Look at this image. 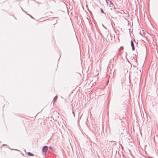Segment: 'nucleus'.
Segmentation results:
<instances>
[{
    "mask_svg": "<svg viewBox=\"0 0 158 158\" xmlns=\"http://www.w3.org/2000/svg\"><path fill=\"white\" fill-rule=\"evenodd\" d=\"M73 33L74 35V38L75 43V44H76V45H77V48L78 49V53H80V52H79V51L78 48V44L77 40V36H76L75 31L74 30L73 31Z\"/></svg>",
    "mask_w": 158,
    "mask_h": 158,
    "instance_id": "f257e3e1",
    "label": "nucleus"
},
{
    "mask_svg": "<svg viewBox=\"0 0 158 158\" xmlns=\"http://www.w3.org/2000/svg\"><path fill=\"white\" fill-rule=\"evenodd\" d=\"M48 150V147L47 146H45L42 148V151L43 152L46 153Z\"/></svg>",
    "mask_w": 158,
    "mask_h": 158,
    "instance_id": "f03ea898",
    "label": "nucleus"
},
{
    "mask_svg": "<svg viewBox=\"0 0 158 158\" xmlns=\"http://www.w3.org/2000/svg\"><path fill=\"white\" fill-rule=\"evenodd\" d=\"M131 45L132 47V50L133 51L135 50V47L134 46V44L133 43V42L131 40Z\"/></svg>",
    "mask_w": 158,
    "mask_h": 158,
    "instance_id": "7ed1b4c3",
    "label": "nucleus"
},
{
    "mask_svg": "<svg viewBox=\"0 0 158 158\" xmlns=\"http://www.w3.org/2000/svg\"><path fill=\"white\" fill-rule=\"evenodd\" d=\"M27 153V154L28 156H33L34 155L33 154L31 153L30 152H28Z\"/></svg>",
    "mask_w": 158,
    "mask_h": 158,
    "instance_id": "20e7f679",
    "label": "nucleus"
},
{
    "mask_svg": "<svg viewBox=\"0 0 158 158\" xmlns=\"http://www.w3.org/2000/svg\"><path fill=\"white\" fill-rule=\"evenodd\" d=\"M120 49L121 50L123 49V46L121 47L120 48Z\"/></svg>",
    "mask_w": 158,
    "mask_h": 158,
    "instance_id": "39448f33",
    "label": "nucleus"
},
{
    "mask_svg": "<svg viewBox=\"0 0 158 158\" xmlns=\"http://www.w3.org/2000/svg\"><path fill=\"white\" fill-rule=\"evenodd\" d=\"M57 96H56V97H55L54 98V100H56V99H57Z\"/></svg>",
    "mask_w": 158,
    "mask_h": 158,
    "instance_id": "423d86ee",
    "label": "nucleus"
},
{
    "mask_svg": "<svg viewBox=\"0 0 158 158\" xmlns=\"http://www.w3.org/2000/svg\"><path fill=\"white\" fill-rule=\"evenodd\" d=\"M101 11L102 13H104V11H103V10L102 9H101Z\"/></svg>",
    "mask_w": 158,
    "mask_h": 158,
    "instance_id": "0eeeda50",
    "label": "nucleus"
},
{
    "mask_svg": "<svg viewBox=\"0 0 158 158\" xmlns=\"http://www.w3.org/2000/svg\"><path fill=\"white\" fill-rule=\"evenodd\" d=\"M121 13L122 14H123V13H124V11L122 10V12Z\"/></svg>",
    "mask_w": 158,
    "mask_h": 158,
    "instance_id": "6e6552de",
    "label": "nucleus"
},
{
    "mask_svg": "<svg viewBox=\"0 0 158 158\" xmlns=\"http://www.w3.org/2000/svg\"><path fill=\"white\" fill-rule=\"evenodd\" d=\"M72 113H73V116H74V112H73V110H72Z\"/></svg>",
    "mask_w": 158,
    "mask_h": 158,
    "instance_id": "1a4fd4ad",
    "label": "nucleus"
},
{
    "mask_svg": "<svg viewBox=\"0 0 158 158\" xmlns=\"http://www.w3.org/2000/svg\"><path fill=\"white\" fill-rule=\"evenodd\" d=\"M142 33H143V34H145V33H144V32H142Z\"/></svg>",
    "mask_w": 158,
    "mask_h": 158,
    "instance_id": "9d476101",
    "label": "nucleus"
}]
</instances>
